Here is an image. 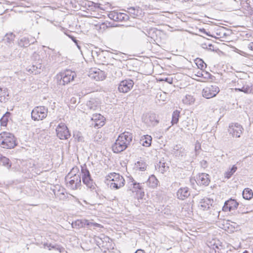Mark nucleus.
I'll list each match as a JSON object with an SVG mask.
<instances>
[{
    "label": "nucleus",
    "mask_w": 253,
    "mask_h": 253,
    "mask_svg": "<svg viewBox=\"0 0 253 253\" xmlns=\"http://www.w3.org/2000/svg\"><path fill=\"white\" fill-rule=\"evenodd\" d=\"M132 135L128 132H124L118 136L112 148L115 153H121L125 150L132 141Z\"/></svg>",
    "instance_id": "f257e3e1"
},
{
    "label": "nucleus",
    "mask_w": 253,
    "mask_h": 253,
    "mask_svg": "<svg viewBox=\"0 0 253 253\" xmlns=\"http://www.w3.org/2000/svg\"><path fill=\"white\" fill-rule=\"evenodd\" d=\"M78 167L73 168L65 176L67 187L72 190H76L81 186V174L78 173Z\"/></svg>",
    "instance_id": "f03ea898"
},
{
    "label": "nucleus",
    "mask_w": 253,
    "mask_h": 253,
    "mask_svg": "<svg viewBox=\"0 0 253 253\" xmlns=\"http://www.w3.org/2000/svg\"><path fill=\"white\" fill-rule=\"evenodd\" d=\"M105 178L106 183L112 189H119L125 185L124 177L118 173H110Z\"/></svg>",
    "instance_id": "7ed1b4c3"
},
{
    "label": "nucleus",
    "mask_w": 253,
    "mask_h": 253,
    "mask_svg": "<svg viewBox=\"0 0 253 253\" xmlns=\"http://www.w3.org/2000/svg\"><path fill=\"white\" fill-rule=\"evenodd\" d=\"M17 145L16 138L9 132L3 131L0 133V146L5 149H12Z\"/></svg>",
    "instance_id": "20e7f679"
},
{
    "label": "nucleus",
    "mask_w": 253,
    "mask_h": 253,
    "mask_svg": "<svg viewBox=\"0 0 253 253\" xmlns=\"http://www.w3.org/2000/svg\"><path fill=\"white\" fill-rule=\"evenodd\" d=\"M81 176L83 183L91 191H96V184L91 176L89 170L85 165L81 167Z\"/></svg>",
    "instance_id": "39448f33"
},
{
    "label": "nucleus",
    "mask_w": 253,
    "mask_h": 253,
    "mask_svg": "<svg viewBox=\"0 0 253 253\" xmlns=\"http://www.w3.org/2000/svg\"><path fill=\"white\" fill-rule=\"evenodd\" d=\"M57 137L60 139H67L71 136V133L67 126L64 123L59 124L56 128Z\"/></svg>",
    "instance_id": "423d86ee"
},
{
    "label": "nucleus",
    "mask_w": 253,
    "mask_h": 253,
    "mask_svg": "<svg viewBox=\"0 0 253 253\" xmlns=\"http://www.w3.org/2000/svg\"><path fill=\"white\" fill-rule=\"evenodd\" d=\"M219 88L216 85H210L207 86L203 89V96L207 99L213 97L219 92Z\"/></svg>",
    "instance_id": "0eeeda50"
},
{
    "label": "nucleus",
    "mask_w": 253,
    "mask_h": 253,
    "mask_svg": "<svg viewBox=\"0 0 253 253\" xmlns=\"http://www.w3.org/2000/svg\"><path fill=\"white\" fill-rule=\"evenodd\" d=\"M46 110L44 107H37L33 109V120L34 121L42 120L46 116Z\"/></svg>",
    "instance_id": "6e6552de"
},
{
    "label": "nucleus",
    "mask_w": 253,
    "mask_h": 253,
    "mask_svg": "<svg viewBox=\"0 0 253 253\" xmlns=\"http://www.w3.org/2000/svg\"><path fill=\"white\" fill-rule=\"evenodd\" d=\"M143 122L148 126H155L158 125L159 121L157 118L156 115L154 113H149L142 118Z\"/></svg>",
    "instance_id": "1a4fd4ad"
},
{
    "label": "nucleus",
    "mask_w": 253,
    "mask_h": 253,
    "mask_svg": "<svg viewBox=\"0 0 253 253\" xmlns=\"http://www.w3.org/2000/svg\"><path fill=\"white\" fill-rule=\"evenodd\" d=\"M243 128L238 123L232 124L229 125L228 131L233 137H240Z\"/></svg>",
    "instance_id": "9d476101"
},
{
    "label": "nucleus",
    "mask_w": 253,
    "mask_h": 253,
    "mask_svg": "<svg viewBox=\"0 0 253 253\" xmlns=\"http://www.w3.org/2000/svg\"><path fill=\"white\" fill-rule=\"evenodd\" d=\"M133 80H122L119 84L118 89L120 92L126 93L133 87Z\"/></svg>",
    "instance_id": "9b49d317"
},
{
    "label": "nucleus",
    "mask_w": 253,
    "mask_h": 253,
    "mask_svg": "<svg viewBox=\"0 0 253 253\" xmlns=\"http://www.w3.org/2000/svg\"><path fill=\"white\" fill-rule=\"evenodd\" d=\"M104 117L101 114H93L91 118V121L92 122L91 125L93 126L94 127L99 128L104 125Z\"/></svg>",
    "instance_id": "f8f14e48"
},
{
    "label": "nucleus",
    "mask_w": 253,
    "mask_h": 253,
    "mask_svg": "<svg viewBox=\"0 0 253 253\" xmlns=\"http://www.w3.org/2000/svg\"><path fill=\"white\" fill-rule=\"evenodd\" d=\"M76 77V73L70 69L61 71L57 75V79H74Z\"/></svg>",
    "instance_id": "ddd939ff"
},
{
    "label": "nucleus",
    "mask_w": 253,
    "mask_h": 253,
    "mask_svg": "<svg viewBox=\"0 0 253 253\" xmlns=\"http://www.w3.org/2000/svg\"><path fill=\"white\" fill-rule=\"evenodd\" d=\"M108 17L115 21H123L127 19L126 14L118 11H111L108 14Z\"/></svg>",
    "instance_id": "4468645a"
},
{
    "label": "nucleus",
    "mask_w": 253,
    "mask_h": 253,
    "mask_svg": "<svg viewBox=\"0 0 253 253\" xmlns=\"http://www.w3.org/2000/svg\"><path fill=\"white\" fill-rule=\"evenodd\" d=\"M210 175L206 173H202L197 177L196 183L198 185L207 186L210 182Z\"/></svg>",
    "instance_id": "2eb2a0df"
},
{
    "label": "nucleus",
    "mask_w": 253,
    "mask_h": 253,
    "mask_svg": "<svg viewBox=\"0 0 253 253\" xmlns=\"http://www.w3.org/2000/svg\"><path fill=\"white\" fill-rule=\"evenodd\" d=\"M130 181L128 183L129 184V190L132 192H137L140 191L141 193L142 192L144 194V192L142 191L143 188L142 183L136 182L132 178L129 179Z\"/></svg>",
    "instance_id": "dca6fc26"
},
{
    "label": "nucleus",
    "mask_w": 253,
    "mask_h": 253,
    "mask_svg": "<svg viewBox=\"0 0 253 253\" xmlns=\"http://www.w3.org/2000/svg\"><path fill=\"white\" fill-rule=\"evenodd\" d=\"M239 205L238 203L234 199H230L226 201L222 208L224 211H230L236 209Z\"/></svg>",
    "instance_id": "f3484780"
},
{
    "label": "nucleus",
    "mask_w": 253,
    "mask_h": 253,
    "mask_svg": "<svg viewBox=\"0 0 253 253\" xmlns=\"http://www.w3.org/2000/svg\"><path fill=\"white\" fill-rule=\"evenodd\" d=\"M88 77L91 79H105L106 78L105 73L99 69H91Z\"/></svg>",
    "instance_id": "a211bd4d"
},
{
    "label": "nucleus",
    "mask_w": 253,
    "mask_h": 253,
    "mask_svg": "<svg viewBox=\"0 0 253 253\" xmlns=\"http://www.w3.org/2000/svg\"><path fill=\"white\" fill-rule=\"evenodd\" d=\"M155 167L156 170L161 173H164L169 168L168 163L164 158L161 159L159 163L155 165Z\"/></svg>",
    "instance_id": "6ab92c4d"
},
{
    "label": "nucleus",
    "mask_w": 253,
    "mask_h": 253,
    "mask_svg": "<svg viewBox=\"0 0 253 253\" xmlns=\"http://www.w3.org/2000/svg\"><path fill=\"white\" fill-rule=\"evenodd\" d=\"M177 198L184 200L190 195V192L189 188L187 187H181L179 188L176 193Z\"/></svg>",
    "instance_id": "aec40b11"
},
{
    "label": "nucleus",
    "mask_w": 253,
    "mask_h": 253,
    "mask_svg": "<svg viewBox=\"0 0 253 253\" xmlns=\"http://www.w3.org/2000/svg\"><path fill=\"white\" fill-rule=\"evenodd\" d=\"M92 223L90 222L87 220H79L78 219L76 220L75 222H73L72 223V226L73 228H81L83 227H84L85 225L89 226L90 224H92Z\"/></svg>",
    "instance_id": "412c9836"
},
{
    "label": "nucleus",
    "mask_w": 253,
    "mask_h": 253,
    "mask_svg": "<svg viewBox=\"0 0 253 253\" xmlns=\"http://www.w3.org/2000/svg\"><path fill=\"white\" fill-rule=\"evenodd\" d=\"M8 96L9 93L7 89L6 88L3 89L2 87H0V102H6L9 99L7 97Z\"/></svg>",
    "instance_id": "4be33fe9"
},
{
    "label": "nucleus",
    "mask_w": 253,
    "mask_h": 253,
    "mask_svg": "<svg viewBox=\"0 0 253 253\" xmlns=\"http://www.w3.org/2000/svg\"><path fill=\"white\" fill-rule=\"evenodd\" d=\"M86 106L88 110L95 111L98 108V102L95 98H91L87 102Z\"/></svg>",
    "instance_id": "5701e85b"
},
{
    "label": "nucleus",
    "mask_w": 253,
    "mask_h": 253,
    "mask_svg": "<svg viewBox=\"0 0 253 253\" xmlns=\"http://www.w3.org/2000/svg\"><path fill=\"white\" fill-rule=\"evenodd\" d=\"M158 182L155 176L154 175H151L146 182V184L149 187L154 188L157 186Z\"/></svg>",
    "instance_id": "b1692460"
},
{
    "label": "nucleus",
    "mask_w": 253,
    "mask_h": 253,
    "mask_svg": "<svg viewBox=\"0 0 253 253\" xmlns=\"http://www.w3.org/2000/svg\"><path fill=\"white\" fill-rule=\"evenodd\" d=\"M110 72L111 74L112 77L115 79L120 78L122 75L121 70L114 66L111 68Z\"/></svg>",
    "instance_id": "393cba45"
},
{
    "label": "nucleus",
    "mask_w": 253,
    "mask_h": 253,
    "mask_svg": "<svg viewBox=\"0 0 253 253\" xmlns=\"http://www.w3.org/2000/svg\"><path fill=\"white\" fill-rule=\"evenodd\" d=\"M152 137L149 135H143L140 139V143L145 147H149L151 145Z\"/></svg>",
    "instance_id": "a878e982"
},
{
    "label": "nucleus",
    "mask_w": 253,
    "mask_h": 253,
    "mask_svg": "<svg viewBox=\"0 0 253 253\" xmlns=\"http://www.w3.org/2000/svg\"><path fill=\"white\" fill-rule=\"evenodd\" d=\"M109 238L108 237H105L104 235H102L100 237H95V241L96 242L97 245L99 246L103 247L104 246V242L106 243L109 240Z\"/></svg>",
    "instance_id": "bb28decb"
},
{
    "label": "nucleus",
    "mask_w": 253,
    "mask_h": 253,
    "mask_svg": "<svg viewBox=\"0 0 253 253\" xmlns=\"http://www.w3.org/2000/svg\"><path fill=\"white\" fill-rule=\"evenodd\" d=\"M182 102L187 105H190L195 101V98L191 95L187 94L182 99Z\"/></svg>",
    "instance_id": "cd10ccee"
},
{
    "label": "nucleus",
    "mask_w": 253,
    "mask_h": 253,
    "mask_svg": "<svg viewBox=\"0 0 253 253\" xmlns=\"http://www.w3.org/2000/svg\"><path fill=\"white\" fill-rule=\"evenodd\" d=\"M173 154L176 157H182L185 155L184 149L179 147L177 145L175 146L173 150Z\"/></svg>",
    "instance_id": "c85d7f7f"
},
{
    "label": "nucleus",
    "mask_w": 253,
    "mask_h": 253,
    "mask_svg": "<svg viewBox=\"0 0 253 253\" xmlns=\"http://www.w3.org/2000/svg\"><path fill=\"white\" fill-rule=\"evenodd\" d=\"M211 201L209 199H203L200 202L199 207L203 211L208 210L210 209V205Z\"/></svg>",
    "instance_id": "c756f323"
},
{
    "label": "nucleus",
    "mask_w": 253,
    "mask_h": 253,
    "mask_svg": "<svg viewBox=\"0 0 253 253\" xmlns=\"http://www.w3.org/2000/svg\"><path fill=\"white\" fill-rule=\"evenodd\" d=\"M11 113L9 112H6L0 119L1 126H6L9 120Z\"/></svg>",
    "instance_id": "7c9ffc66"
},
{
    "label": "nucleus",
    "mask_w": 253,
    "mask_h": 253,
    "mask_svg": "<svg viewBox=\"0 0 253 253\" xmlns=\"http://www.w3.org/2000/svg\"><path fill=\"white\" fill-rule=\"evenodd\" d=\"M180 112L177 110L173 111L172 115V119L171 121L172 126L176 124L178 122L179 118L180 117Z\"/></svg>",
    "instance_id": "2f4dec72"
},
{
    "label": "nucleus",
    "mask_w": 253,
    "mask_h": 253,
    "mask_svg": "<svg viewBox=\"0 0 253 253\" xmlns=\"http://www.w3.org/2000/svg\"><path fill=\"white\" fill-rule=\"evenodd\" d=\"M243 197L246 200L251 199L253 196L252 190L249 188H246L243 191Z\"/></svg>",
    "instance_id": "473e14b6"
},
{
    "label": "nucleus",
    "mask_w": 253,
    "mask_h": 253,
    "mask_svg": "<svg viewBox=\"0 0 253 253\" xmlns=\"http://www.w3.org/2000/svg\"><path fill=\"white\" fill-rule=\"evenodd\" d=\"M54 195L57 198H58L60 200H65L67 199V194L64 193V190H59L57 192L54 191Z\"/></svg>",
    "instance_id": "72a5a7b5"
},
{
    "label": "nucleus",
    "mask_w": 253,
    "mask_h": 253,
    "mask_svg": "<svg viewBox=\"0 0 253 253\" xmlns=\"http://www.w3.org/2000/svg\"><path fill=\"white\" fill-rule=\"evenodd\" d=\"M129 13L134 18L140 14V10L139 8L130 7L128 8Z\"/></svg>",
    "instance_id": "f704fd0d"
},
{
    "label": "nucleus",
    "mask_w": 253,
    "mask_h": 253,
    "mask_svg": "<svg viewBox=\"0 0 253 253\" xmlns=\"http://www.w3.org/2000/svg\"><path fill=\"white\" fill-rule=\"evenodd\" d=\"M237 169V167L235 165H233L231 169H230L225 173V177L227 178V179L230 178L232 175L236 172Z\"/></svg>",
    "instance_id": "c9c22d12"
},
{
    "label": "nucleus",
    "mask_w": 253,
    "mask_h": 253,
    "mask_svg": "<svg viewBox=\"0 0 253 253\" xmlns=\"http://www.w3.org/2000/svg\"><path fill=\"white\" fill-rule=\"evenodd\" d=\"M195 63L197 65L198 68L203 70V69L206 67V64L204 62V61L200 58H197L195 60Z\"/></svg>",
    "instance_id": "e433bc0d"
},
{
    "label": "nucleus",
    "mask_w": 253,
    "mask_h": 253,
    "mask_svg": "<svg viewBox=\"0 0 253 253\" xmlns=\"http://www.w3.org/2000/svg\"><path fill=\"white\" fill-rule=\"evenodd\" d=\"M237 89L246 93H250L252 91V86L250 85H244L242 88H238Z\"/></svg>",
    "instance_id": "4c0bfd02"
},
{
    "label": "nucleus",
    "mask_w": 253,
    "mask_h": 253,
    "mask_svg": "<svg viewBox=\"0 0 253 253\" xmlns=\"http://www.w3.org/2000/svg\"><path fill=\"white\" fill-rule=\"evenodd\" d=\"M74 137L78 142H84V138L80 132L77 131L74 133Z\"/></svg>",
    "instance_id": "58836bf2"
},
{
    "label": "nucleus",
    "mask_w": 253,
    "mask_h": 253,
    "mask_svg": "<svg viewBox=\"0 0 253 253\" xmlns=\"http://www.w3.org/2000/svg\"><path fill=\"white\" fill-rule=\"evenodd\" d=\"M0 162L2 164V165L9 168L11 167V164L10 163L9 160L5 157L1 158Z\"/></svg>",
    "instance_id": "ea45409f"
},
{
    "label": "nucleus",
    "mask_w": 253,
    "mask_h": 253,
    "mask_svg": "<svg viewBox=\"0 0 253 253\" xmlns=\"http://www.w3.org/2000/svg\"><path fill=\"white\" fill-rule=\"evenodd\" d=\"M29 40L26 38H23L21 39L19 44L21 46L27 47L30 45Z\"/></svg>",
    "instance_id": "a19ab883"
},
{
    "label": "nucleus",
    "mask_w": 253,
    "mask_h": 253,
    "mask_svg": "<svg viewBox=\"0 0 253 253\" xmlns=\"http://www.w3.org/2000/svg\"><path fill=\"white\" fill-rule=\"evenodd\" d=\"M14 37L15 36L13 33H11L10 34H7L5 35V38L7 42H10L14 40Z\"/></svg>",
    "instance_id": "79ce46f5"
},
{
    "label": "nucleus",
    "mask_w": 253,
    "mask_h": 253,
    "mask_svg": "<svg viewBox=\"0 0 253 253\" xmlns=\"http://www.w3.org/2000/svg\"><path fill=\"white\" fill-rule=\"evenodd\" d=\"M205 73L206 75H209V74L206 72L205 71H200L198 72L197 73V76L199 77H203L204 78L206 79L207 78L206 77L204 76V74Z\"/></svg>",
    "instance_id": "37998d69"
},
{
    "label": "nucleus",
    "mask_w": 253,
    "mask_h": 253,
    "mask_svg": "<svg viewBox=\"0 0 253 253\" xmlns=\"http://www.w3.org/2000/svg\"><path fill=\"white\" fill-rule=\"evenodd\" d=\"M57 81V84H62L65 85V84H68L70 82V80H68L67 81H65V80H56Z\"/></svg>",
    "instance_id": "c03bdc74"
},
{
    "label": "nucleus",
    "mask_w": 253,
    "mask_h": 253,
    "mask_svg": "<svg viewBox=\"0 0 253 253\" xmlns=\"http://www.w3.org/2000/svg\"><path fill=\"white\" fill-rule=\"evenodd\" d=\"M200 165H201V167L204 168H206L208 166L207 162L206 161H205V160H202L200 162Z\"/></svg>",
    "instance_id": "a18cd8bd"
},
{
    "label": "nucleus",
    "mask_w": 253,
    "mask_h": 253,
    "mask_svg": "<svg viewBox=\"0 0 253 253\" xmlns=\"http://www.w3.org/2000/svg\"><path fill=\"white\" fill-rule=\"evenodd\" d=\"M44 246L45 247V246H47V248H48V249L49 250H50L51 249H54L55 248V247L54 246V245H52L51 244H44Z\"/></svg>",
    "instance_id": "49530a36"
},
{
    "label": "nucleus",
    "mask_w": 253,
    "mask_h": 253,
    "mask_svg": "<svg viewBox=\"0 0 253 253\" xmlns=\"http://www.w3.org/2000/svg\"><path fill=\"white\" fill-rule=\"evenodd\" d=\"M32 67H33V70H36L35 68H36L37 69H40L42 66H41V64L39 63V64H38V65L37 66H36L35 65L33 64ZM33 74H34V71H33Z\"/></svg>",
    "instance_id": "de8ad7c7"
},
{
    "label": "nucleus",
    "mask_w": 253,
    "mask_h": 253,
    "mask_svg": "<svg viewBox=\"0 0 253 253\" xmlns=\"http://www.w3.org/2000/svg\"><path fill=\"white\" fill-rule=\"evenodd\" d=\"M135 253H145V252L144 250L138 249L135 252Z\"/></svg>",
    "instance_id": "09e8293b"
},
{
    "label": "nucleus",
    "mask_w": 253,
    "mask_h": 253,
    "mask_svg": "<svg viewBox=\"0 0 253 253\" xmlns=\"http://www.w3.org/2000/svg\"><path fill=\"white\" fill-rule=\"evenodd\" d=\"M248 47L252 50H253V42H251L248 45Z\"/></svg>",
    "instance_id": "8fccbe9b"
},
{
    "label": "nucleus",
    "mask_w": 253,
    "mask_h": 253,
    "mask_svg": "<svg viewBox=\"0 0 253 253\" xmlns=\"http://www.w3.org/2000/svg\"><path fill=\"white\" fill-rule=\"evenodd\" d=\"M158 81H162V80H158ZM164 81H166V82H167L169 84H172V81H173L172 80H164Z\"/></svg>",
    "instance_id": "3c124183"
},
{
    "label": "nucleus",
    "mask_w": 253,
    "mask_h": 253,
    "mask_svg": "<svg viewBox=\"0 0 253 253\" xmlns=\"http://www.w3.org/2000/svg\"><path fill=\"white\" fill-rule=\"evenodd\" d=\"M71 38L72 39V40L75 42H77V40L75 39V37H71Z\"/></svg>",
    "instance_id": "603ef678"
},
{
    "label": "nucleus",
    "mask_w": 253,
    "mask_h": 253,
    "mask_svg": "<svg viewBox=\"0 0 253 253\" xmlns=\"http://www.w3.org/2000/svg\"><path fill=\"white\" fill-rule=\"evenodd\" d=\"M140 170L141 171H144L145 170V167L144 166V167H140Z\"/></svg>",
    "instance_id": "864d4df0"
},
{
    "label": "nucleus",
    "mask_w": 253,
    "mask_h": 253,
    "mask_svg": "<svg viewBox=\"0 0 253 253\" xmlns=\"http://www.w3.org/2000/svg\"><path fill=\"white\" fill-rule=\"evenodd\" d=\"M203 31V32H204L205 33H206V34H207L208 35V34L206 33V31H205V29H203L202 30V31Z\"/></svg>",
    "instance_id": "5fc2aeb1"
},
{
    "label": "nucleus",
    "mask_w": 253,
    "mask_h": 253,
    "mask_svg": "<svg viewBox=\"0 0 253 253\" xmlns=\"http://www.w3.org/2000/svg\"><path fill=\"white\" fill-rule=\"evenodd\" d=\"M243 253H249L248 251H245Z\"/></svg>",
    "instance_id": "6e6d98bb"
},
{
    "label": "nucleus",
    "mask_w": 253,
    "mask_h": 253,
    "mask_svg": "<svg viewBox=\"0 0 253 253\" xmlns=\"http://www.w3.org/2000/svg\"><path fill=\"white\" fill-rule=\"evenodd\" d=\"M36 55L37 54L36 53H34L33 54V57L34 56V57H36Z\"/></svg>",
    "instance_id": "4d7b16f0"
},
{
    "label": "nucleus",
    "mask_w": 253,
    "mask_h": 253,
    "mask_svg": "<svg viewBox=\"0 0 253 253\" xmlns=\"http://www.w3.org/2000/svg\"><path fill=\"white\" fill-rule=\"evenodd\" d=\"M212 46L211 44H209V46Z\"/></svg>",
    "instance_id": "13d9d810"
},
{
    "label": "nucleus",
    "mask_w": 253,
    "mask_h": 253,
    "mask_svg": "<svg viewBox=\"0 0 253 253\" xmlns=\"http://www.w3.org/2000/svg\"><path fill=\"white\" fill-rule=\"evenodd\" d=\"M165 79L167 80V79H168V78H166Z\"/></svg>",
    "instance_id": "bf43d9fd"
},
{
    "label": "nucleus",
    "mask_w": 253,
    "mask_h": 253,
    "mask_svg": "<svg viewBox=\"0 0 253 253\" xmlns=\"http://www.w3.org/2000/svg\"><path fill=\"white\" fill-rule=\"evenodd\" d=\"M198 81H202V80H198Z\"/></svg>",
    "instance_id": "052dcab7"
},
{
    "label": "nucleus",
    "mask_w": 253,
    "mask_h": 253,
    "mask_svg": "<svg viewBox=\"0 0 253 253\" xmlns=\"http://www.w3.org/2000/svg\"><path fill=\"white\" fill-rule=\"evenodd\" d=\"M252 250H253V248H252Z\"/></svg>",
    "instance_id": "680f3d73"
}]
</instances>
